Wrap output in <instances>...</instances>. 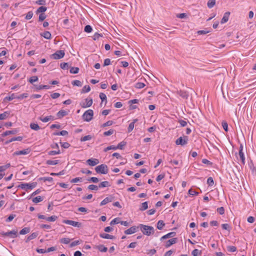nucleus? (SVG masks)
Instances as JSON below:
<instances>
[{
    "mask_svg": "<svg viewBox=\"0 0 256 256\" xmlns=\"http://www.w3.org/2000/svg\"><path fill=\"white\" fill-rule=\"evenodd\" d=\"M175 235H176L175 232H169V233L167 234H166L162 236L160 240H162L166 239V238H172V237L174 236Z\"/></svg>",
    "mask_w": 256,
    "mask_h": 256,
    "instance_id": "obj_19",
    "label": "nucleus"
},
{
    "mask_svg": "<svg viewBox=\"0 0 256 256\" xmlns=\"http://www.w3.org/2000/svg\"><path fill=\"white\" fill-rule=\"evenodd\" d=\"M46 10H47V8L45 6H40L37 10L36 14L40 13V12L42 14V12H45Z\"/></svg>",
    "mask_w": 256,
    "mask_h": 256,
    "instance_id": "obj_37",
    "label": "nucleus"
},
{
    "mask_svg": "<svg viewBox=\"0 0 256 256\" xmlns=\"http://www.w3.org/2000/svg\"><path fill=\"white\" fill-rule=\"evenodd\" d=\"M38 80V78L36 76H33L30 78L28 80V82L31 83L33 84L34 82H37Z\"/></svg>",
    "mask_w": 256,
    "mask_h": 256,
    "instance_id": "obj_50",
    "label": "nucleus"
},
{
    "mask_svg": "<svg viewBox=\"0 0 256 256\" xmlns=\"http://www.w3.org/2000/svg\"><path fill=\"white\" fill-rule=\"evenodd\" d=\"M90 90V88L89 86H85L83 87L82 90V93L88 92Z\"/></svg>",
    "mask_w": 256,
    "mask_h": 256,
    "instance_id": "obj_42",
    "label": "nucleus"
},
{
    "mask_svg": "<svg viewBox=\"0 0 256 256\" xmlns=\"http://www.w3.org/2000/svg\"><path fill=\"white\" fill-rule=\"evenodd\" d=\"M50 86H49L47 85H40L36 87V89L40 90L42 89H48L50 88Z\"/></svg>",
    "mask_w": 256,
    "mask_h": 256,
    "instance_id": "obj_59",
    "label": "nucleus"
},
{
    "mask_svg": "<svg viewBox=\"0 0 256 256\" xmlns=\"http://www.w3.org/2000/svg\"><path fill=\"white\" fill-rule=\"evenodd\" d=\"M120 223V218H115L110 222V225H114Z\"/></svg>",
    "mask_w": 256,
    "mask_h": 256,
    "instance_id": "obj_53",
    "label": "nucleus"
},
{
    "mask_svg": "<svg viewBox=\"0 0 256 256\" xmlns=\"http://www.w3.org/2000/svg\"><path fill=\"white\" fill-rule=\"evenodd\" d=\"M30 128L34 130H38L40 129V126L37 124L35 123H31L30 124Z\"/></svg>",
    "mask_w": 256,
    "mask_h": 256,
    "instance_id": "obj_28",
    "label": "nucleus"
},
{
    "mask_svg": "<svg viewBox=\"0 0 256 256\" xmlns=\"http://www.w3.org/2000/svg\"><path fill=\"white\" fill-rule=\"evenodd\" d=\"M100 98L101 99L102 102H104V100L106 102V96L104 93H102V92L100 93Z\"/></svg>",
    "mask_w": 256,
    "mask_h": 256,
    "instance_id": "obj_62",
    "label": "nucleus"
},
{
    "mask_svg": "<svg viewBox=\"0 0 256 256\" xmlns=\"http://www.w3.org/2000/svg\"><path fill=\"white\" fill-rule=\"evenodd\" d=\"M114 130L112 129H110L108 131L105 132H104V136H108L112 134L114 132Z\"/></svg>",
    "mask_w": 256,
    "mask_h": 256,
    "instance_id": "obj_48",
    "label": "nucleus"
},
{
    "mask_svg": "<svg viewBox=\"0 0 256 256\" xmlns=\"http://www.w3.org/2000/svg\"><path fill=\"white\" fill-rule=\"evenodd\" d=\"M79 68H78L72 67L70 69V72L71 74H76L78 72Z\"/></svg>",
    "mask_w": 256,
    "mask_h": 256,
    "instance_id": "obj_43",
    "label": "nucleus"
},
{
    "mask_svg": "<svg viewBox=\"0 0 256 256\" xmlns=\"http://www.w3.org/2000/svg\"><path fill=\"white\" fill-rule=\"evenodd\" d=\"M238 156L243 164H245V158L243 152L239 151Z\"/></svg>",
    "mask_w": 256,
    "mask_h": 256,
    "instance_id": "obj_27",
    "label": "nucleus"
},
{
    "mask_svg": "<svg viewBox=\"0 0 256 256\" xmlns=\"http://www.w3.org/2000/svg\"><path fill=\"white\" fill-rule=\"evenodd\" d=\"M92 136L90 135L86 136L81 138L80 140L82 142H85L86 140H88L92 139Z\"/></svg>",
    "mask_w": 256,
    "mask_h": 256,
    "instance_id": "obj_56",
    "label": "nucleus"
},
{
    "mask_svg": "<svg viewBox=\"0 0 256 256\" xmlns=\"http://www.w3.org/2000/svg\"><path fill=\"white\" fill-rule=\"evenodd\" d=\"M58 160H48L46 164L48 165H56L58 163Z\"/></svg>",
    "mask_w": 256,
    "mask_h": 256,
    "instance_id": "obj_33",
    "label": "nucleus"
},
{
    "mask_svg": "<svg viewBox=\"0 0 256 256\" xmlns=\"http://www.w3.org/2000/svg\"><path fill=\"white\" fill-rule=\"evenodd\" d=\"M57 218V216H52L50 217H46V220L48 222H54Z\"/></svg>",
    "mask_w": 256,
    "mask_h": 256,
    "instance_id": "obj_54",
    "label": "nucleus"
},
{
    "mask_svg": "<svg viewBox=\"0 0 256 256\" xmlns=\"http://www.w3.org/2000/svg\"><path fill=\"white\" fill-rule=\"evenodd\" d=\"M216 4V0H209L208 2V6L212 8Z\"/></svg>",
    "mask_w": 256,
    "mask_h": 256,
    "instance_id": "obj_41",
    "label": "nucleus"
},
{
    "mask_svg": "<svg viewBox=\"0 0 256 256\" xmlns=\"http://www.w3.org/2000/svg\"><path fill=\"white\" fill-rule=\"evenodd\" d=\"M65 53L64 50H57L54 54L50 56V58L54 60H59L62 58L64 56Z\"/></svg>",
    "mask_w": 256,
    "mask_h": 256,
    "instance_id": "obj_5",
    "label": "nucleus"
},
{
    "mask_svg": "<svg viewBox=\"0 0 256 256\" xmlns=\"http://www.w3.org/2000/svg\"><path fill=\"white\" fill-rule=\"evenodd\" d=\"M41 36H43L46 39L49 40L51 38V34L48 31L44 32V33L40 34Z\"/></svg>",
    "mask_w": 256,
    "mask_h": 256,
    "instance_id": "obj_24",
    "label": "nucleus"
},
{
    "mask_svg": "<svg viewBox=\"0 0 256 256\" xmlns=\"http://www.w3.org/2000/svg\"><path fill=\"white\" fill-rule=\"evenodd\" d=\"M148 208V202H146L142 203L141 207L140 208V211H144Z\"/></svg>",
    "mask_w": 256,
    "mask_h": 256,
    "instance_id": "obj_34",
    "label": "nucleus"
},
{
    "mask_svg": "<svg viewBox=\"0 0 256 256\" xmlns=\"http://www.w3.org/2000/svg\"><path fill=\"white\" fill-rule=\"evenodd\" d=\"M52 118V116H46L44 118H42V116H40L38 118L42 122H48V121H49Z\"/></svg>",
    "mask_w": 256,
    "mask_h": 256,
    "instance_id": "obj_26",
    "label": "nucleus"
},
{
    "mask_svg": "<svg viewBox=\"0 0 256 256\" xmlns=\"http://www.w3.org/2000/svg\"><path fill=\"white\" fill-rule=\"evenodd\" d=\"M72 84L74 86H82V84L80 81L78 80H74L72 82Z\"/></svg>",
    "mask_w": 256,
    "mask_h": 256,
    "instance_id": "obj_58",
    "label": "nucleus"
},
{
    "mask_svg": "<svg viewBox=\"0 0 256 256\" xmlns=\"http://www.w3.org/2000/svg\"><path fill=\"white\" fill-rule=\"evenodd\" d=\"M38 236V232H33L30 235L26 240V242H29L30 240H32L35 238H36Z\"/></svg>",
    "mask_w": 256,
    "mask_h": 256,
    "instance_id": "obj_20",
    "label": "nucleus"
},
{
    "mask_svg": "<svg viewBox=\"0 0 256 256\" xmlns=\"http://www.w3.org/2000/svg\"><path fill=\"white\" fill-rule=\"evenodd\" d=\"M28 94L24 93L22 94L16 96V98L19 99V100H22V99L28 98Z\"/></svg>",
    "mask_w": 256,
    "mask_h": 256,
    "instance_id": "obj_47",
    "label": "nucleus"
},
{
    "mask_svg": "<svg viewBox=\"0 0 256 256\" xmlns=\"http://www.w3.org/2000/svg\"><path fill=\"white\" fill-rule=\"evenodd\" d=\"M114 200V197L112 196L106 198L100 204V206H102L106 204L112 202Z\"/></svg>",
    "mask_w": 256,
    "mask_h": 256,
    "instance_id": "obj_12",
    "label": "nucleus"
},
{
    "mask_svg": "<svg viewBox=\"0 0 256 256\" xmlns=\"http://www.w3.org/2000/svg\"><path fill=\"white\" fill-rule=\"evenodd\" d=\"M60 153V150H51L48 152V154L50 156H54L56 154H58Z\"/></svg>",
    "mask_w": 256,
    "mask_h": 256,
    "instance_id": "obj_44",
    "label": "nucleus"
},
{
    "mask_svg": "<svg viewBox=\"0 0 256 256\" xmlns=\"http://www.w3.org/2000/svg\"><path fill=\"white\" fill-rule=\"evenodd\" d=\"M222 228L224 230H228V231H230V225L228 224H224L222 225Z\"/></svg>",
    "mask_w": 256,
    "mask_h": 256,
    "instance_id": "obj_60",
    "label": "nucleus"
},
{
    "mask_svg": "<svg viewBox=\"0 0 256 256\" xmlns=\"http://www.w3.org/2000/svg\"><path fill=\"white\" fill-rule=\"evenodd\" d=\"M110 186V183L108 182L104 181L100 184L98 187L99 188H104V187H108Z\"/></svg>",
    "mask_w": 256,
    "mask_h": 256,
    "instance_id": "obj_30",
    "label": "nucleus"
},
{
    "mask_svg": "<svg viewBox=\"0 0 256 256\" xmlns=\"http://www.w3.org/2000/svg\"><path fill=\"white\" fill-rule=\"evenodd\" d=\"M92 104V99L91 98H86L85 99V102L82 105L83 108L90 107Z\"/></svg>",
    "mask_w": 256,
    "mask_h": 256,
    "instance_id": "obj_11",
    "label": "nucleus"
},
{
    "mask_svg": "<svg viewBox=\"0 0 256 256\" xmlns=\"http://www.w3.org/2000/svg\"><path fill=\"white\" fill-rule=\"evenodd\" d=\"M138 121V119L134 120L133 122H130L128 128V132H130L134 128V124Z\"/></svg>",
    "mask_w": 256,
    "mask_h": 256,
    "instance_id": "obj_22",
    "label": "nucleus"
},
{
    "mask_svg": "<svg viewBox=\"0 0 256 256\" xmlns=\"http://www.w3.org/2000/svg\"><path fill=\"white\" fill-rule=\"evenodd\" d=\"M30 152V150L29 148H26L25 150H22L15 152L13 155L14 156H19V155H25L29 154Z\"/></svg>",
    "mask_w": 256,
    "mask_h": 256,
    "instance_id": "obj_10",
    "label": "nucleus"
},
{
    "mask_svg": "<svg viewBox=\"0 0 256 256\" xmlns=\"http://www.w3.org/2000/svg\"><path fill=\"white\" fill-rule=\"evenodd\" d=\"M230 15V12H225L223 18H222V19L221 20V22H220L221 24H223L226 22L228 20Z\"/></svg>",
    "mask_w": 256,
    "mask_h": 256,
    "instance_id": "obj_16",
    "label": "nucleus"
},
{
    "mask_svg": "<svg viewBox=\"0 0 256 256\" xmlns=\"http://www.w3.org/2000/svg\"><path fill=\"white\" fill-rule=\"evenodd\" d=\"M14 98H16V96L14 94H12L11 96H6L4 98L5 100L10 101L12 100Z\"/></svg>",
    "mask_w": 256,
    "mask_h": 256,
    "instance_id": "obj_38",
    "label": "nucleus"
},
{
    "mask_svg": "<svg viewBox=\"0 0 256 256\" xmlns=\"http://www.w3.org/2000/svg\"><path fill=\"white\" fill-rule=\"evenodd\" d=\"M188 194L191 196H195L198 195V193L196 192V190H193L192 189L190 188L188 190Z\"/></svg>",
    "mask_w": 256,
    "mask_h": 256,
    "instance_id": "obj_63",
    "label": "nucleus"
},
{
    "mask_svg": "<svg viewBox=\"0 0 256 256\" xmlns=\"http://www.w3.org/2000/svg\"><path fill=\"white\" fill-rule=\"evenodd\" d=\"M88 188L90 190H98V186L94 184H90L88 186Z\"/></svg>",
    "mask_w": 256,
    "mask_h": 256,
    "instance_id": "obj_52",
    "label": "nucleus"
},
{
    "mask_svg": "<svg viewBox=\"0 0 256 256\" xmlns=\"http://www.w3.org/2000/svg\"><path fill=\"white\" fill-rule=\"evenodd\" d=\"M103 34H98V32H96L94 34V35L92 36L93 40H96L99 38L100 37H102Z\"/></svg>",
    "mask_w": 256,
    "mask_h": 256,
    "instance_id": "obj_46",
    "label": "nucleus"
},
{
    "mask_svg": "<svg viewBox=\"0 0 256 256\" xmlns=\"http://www.w3.org/2000/svg\"><path fill=\"white\" fill-rule=\"evenodd\" d=\"M177 94L180 96L182 98L184 99H188V94L186 91L184 90H178Z\"/></svg>",
    "mask_w": 256,
    "mask_h": 256,
    "instance_id": "obj_13",
    "label": "nucleus"
},
{
    "mask_svg": "<svg viewBox=\"0 0 256 256\" xmlns=\"http://www.w3.org/2000/svg\"><path fill=\"white\" fill-rule=\"evenodd\" d=\"M18 132V130L16 129H14L12 130H7V131H6L5 132H4L2 134V136H6L9 134H17Z\"/></svg>",
    "mask_w": 256,
    "mask_h": 256,
    "instance_id": "obj_15",
    "label": "nucleus"
},
{
    "mask_svg": "<svg viewBox=\"0 0 256 256\" xmlns=\"http://www.w3.org/2000/svg\"><path fill=\"white\" fill-rule=\"evenodd\" d=\"M37 184V183L32 182L31 184H27V183H24V184H21L19 187L20 188L22 189L26 190H32L36 186Z\"/></svg>",
    "mask_w": 256,
    "mask_h": 256,
    "instance_id": "obj_6",
    "label": "nucleus"
},
{
    "mask_svg": "<svg viewBox=\"0 0 256 256\" xmlns=\"http://www.w3.org/2000/svg\"><path fill=\"white\" fill-rule=\"evenodd\" d=\"M92 28L90 25H86L84 27V30L86 32H88V33L90 32H92Z\"/></svg>",
    "mask_w": 256,
    "mask_h": 256,
    "instance_id": "obj_55",
    "label": "nucleus"
},
{
    "mask_svg": "<svg viewBox=\"0 0 256 256\" xmlns=\"http://www.w3.org/2000/svg\"><path fill=\"white\" fill-rule=\"evenodd\" d=\"M36 4L38 5L44 6L46 4V0H38L36 2Z\"/></svg>",
    "mask_w": 256,
    "mask_h": 256,
    "instance_id": "obj_61",
    "label": "nucleus"
},
{
    "mask_svg": "<svg viewBox=\"0 0 256 256\" xmlns=\"http://www.w3.org/2000/svg\"><path fill=\"white\" fill-rule=\"evenodd\" d=\"M8 112H5L0 114V120H5L8 116Z\"/></svg>",
    "mask_w": 256,
    "mask_h": 256,
    "instance_id": "obj_51",
    "label": "nucleus"
},
{
    "mask_svg": "<svg viewBox=\"0 0 256 256\" xmlns=\"http://www.w3.org/2000/svg\"><path fill=\"white\" fill-rule=\"evenodd\" d=\"M201 254H202L201 251L198 249H194L192 252V254L194 256H198V255H200Z\"/></svg>",
    "mask_w": 256,
    "mask_h": 256,
    "instance_id": "obj_45",
    "label": "nucleus"
},
{
    "mask_svg": "<svg viewBox=\"0 0 256 256\" xmlns=\"http://www.w3.org/2000/svg\"><path fill=\"white\" fill-rule=\"evenodd\" d=\"M23 138L22 136H19L17 137H14L10 139L8 141L6 142V144H8L14 141L18 140L21 141L22 140Z\"/></svg>",
    "mask_w": 256,
    "mask_h": 256,
    "instance_id": "obj_25",
    "label": "nucleus"
},
{
    "mask_svg": "<svg viewBox=\"0 0 256 256\" xmlns=\"http://www.w3.org/2000/svg\"><path fill=\"white\" fill-rule=\"evenodd\" d=\"M63 222L69 225L75 227L80 228L81 226V224L78 222L73 221L72 220H64Z\"/></svg>",
    "mask_w": 256,
    "mask_h": 256,
    "instance_id": "obj_8",
    "label": "nucleus"
},
{
    "mask_svg": "<svg viewBox=\"0 0 256 256\" xmlns=\"http://www.w3.org/2000/svg\"><path fill=\"white\" fill-rule=\"evenodd\" d=\"M33 15H34L33 12L32 11H30L26 14L25 18L27 20H30L32 18Z\"/></svg>",
    "mask_w": 256,
    "mask_h": 256,
    "instance_id": "obj_49",
    "label": "nucleus"
},
{
    "mask_svg": "<svg viewBox=\"0 0 256 256\" xmlns=\"http://www.w3.org/2000/svg\"><path fill=\"white\" fill-rule=\"evenodd\" d=\"M145 86V84L142 82H137L136 84V87L138 88H142Z\"/></svg>",
    "mask_w": 256,
    "mask_h": 256,
    "instance_id": "obj_64",
    "label": "nucleus"
},
{
    "mask_svg": "<svg viewBox=\"0 0 256 256\" xmlns=\"http://www.w3.org/2000/svg\"><path fill=\"white\" fill-rule=\"evenodd\" d=\"M86 164L90 166H95L98 164L100 162L98 159L96 158H90L86 160Z\"/></svg>",
    "mask_w": 256,
    "mask_h": 256,
    "instance_id": "obj_9",
    "label": "nucleus"
},
{
    "mask_svg": "<svg viewBox=\"0 0 256 256\" xmlns=\"http://www.w3.org/2000/svg\"><path fill=\"white\" fill-rule=\"evenodd\" d=\"M214 184L212 178L209 177L207 180V184L210 186H212Z\"/></svg>",
    "mask_w": 256,
    "mask_h": 256,
    "instance_id": "obj_57",
    "label": "nucleus"
},
{
    "mask_svg": "<svg viewBox=\"0 0 256 256\" xmlns=\"http://www.w3.org/2000/svg\"><path fill=\"white\" fill-rule=\"evenodd\" d=\"M30 232V228H22L20 232V234H26Z\"/></svg>",
    "mask_w": 256,
    "mask_h": 256,
    "instance_id": "obj_35",
    "label": "nucleus"
},
{
    "mask_svg": "<svg viewBox=\"0 0 256 256\" xmlns=\"http://www.w3.org/2000/svg\"><path fill=\"white\" fill-rule=\"evenodd\" d=\"M100 236L103 238L113 240L115 238V236L109 234L103 233L100 234Z\"/></svg>",
    "mask_w": 256,
    "mask_h": 256,
    "instance_id": "obj_17",
    "label": "nucleus"
},
{
    "mask_svg": "<svg viewBox=\"0 0 256 256\" xmlns=\"http://www.w3.org/2000/svg\"><path fill=\"white\" fill-rule=\"evenodd\" d=\"M140 227L142 233L145 235L150 236L154 232V229L152 226L140 224Z\"/></svg>",
    "mask_w": 256,
    "mask_h": 256,
    "instance_id": "obj_1",
    "label": "nucleus"
},
{
    "mask_svg": "<svg viewBox=\"0 0 256 256\" xmlns=\"http://www.w3.org/2000/svg\"><path fill=\"white\" fill-rule=\"evenodd\" d=\"M0 234L3 237L8 236L10 238H15L18 236V231L12 230L8 232H2Z\"/></svg>",
    "mask_w": 256,
    "mask_h": 256,
    "instance_id": "obj_4",
    "label": "nucleus"
},
{
    "mask_svg": "<svg viewBox=\"0 0 256 256\" xmlns=\"http://www.w3.org/2000/svg\"><path fill=\"white\" fill-rule=\"evenodd\" d=\"M68 114V112L65 110H60L57 113V116L59 118H62L64 116H66Z\"/></svg>",
    "mask_w": 256,
    "mask_h": 256,
    "instance_id": "obj_21",
    "label": "nucleus"
},
{
    "mask_svg": "<svg viewBox=\"0 0 256 256\" xmlns=\"http://www.w3.org/2000/svg\"><path fill=\"white\" fill-rule=\"evenodd\" d=\"M177 238H172L166 242V248L170 247L172 244H174L176 242Z\"/></svg>",
    "mask_w": 256,
    "mask_h": 256,
    "instance_id": "obj_18",
    "label": "nucleus"
},
{
    "mask_svg": "<svg viewBox=\"0 0 256 256\" xmlns=\"http://www.w3.org/2000/svg\"><path fill=\"white\" fill-rule=\"evenodd\" d=\"M227 250L229 252H235L236 250V248L234 246H228Z\"/></svg>",
    "mask_w": 256,
    "mask_h": 256,
    "instance_id": "obj_39",
    "label": "nucleus"
},
{
    "mask_svg": "<svg viewBox=\"0 0 256 256\" xmlns=\"http://www.w3.org/2000/svg\"><path fill=\"white\" fill-rule=\"evenodd\" d=\"M126 145V142L122 141L119 143L117 146H116V150L120 149L122 150L124 147Z\"/></svg>",
    "mask_w": 256,
    "mask_h": 256,
    "instance_id": "obj_36",
    "label": "nucleus"
},
{
    "mask_svg": "<svg viewBox=\"0 0 256 256\" xmlns=\"http://www.w3.org/2000/svg\"><path fill=\"white\" fill-rule=\"evenodd\" d=\"M70 242V239L69 238H62L60 240V242L64 244H68Z\"/></svg>",
    "mask_w": 256,
    "mask_h": 256,
    "instance_id": "obj_40",
    "label": "nucleus"
},
{
    "mask_svg": "<svg viewBox=\"0 0 256 256\" xmlns=\"http://www.w3.org/2000/svg\"><path fill=\"white\" fill-rule=\"evenodd\" d=\"M44 200L43 198L41 196H36V198H34L33 199H32V202L34 203H38L39 202H40Z\"/></svg>",
    "mask_w": 256,
    "mask_h": 256,
    "instance_id": "obj_31",
    "label": "nucleus"
},
{
    "mask_svg": "<svg viewBox=\"0 0 256 256\" xmlns=\"http://www.w3.org/2000/svg\"><path fill=\"white\" fill-rule=\"evenodd\" d=\"M10 166V163L7 164L6 165L0 166V172H3L7 170Z\"/></svg>",
    "mask_w": 256,
    "mask_h": 256,
    "instance_id": "obj_32",
    "label": "nucleus"
},
{
    "mask_svg": "<svg viewBox=\"0 0 256 256\" xmlns=\"http://www.w3.org/2000/svg\"><path fill=\"white\" fill-rule=\"evenodd\" d=\"M96 248L101 252H106L108 250V248L102 244L97 246Z\"/></svg>",
    "mask_w": 256,
    "mask_h": 256,
    "instance_id": "obj_23",
    "label": "nucleus"
},
{
    "mask_svg": "<svg viewBox=\"0 0 256 256\" xmlns=\"http://www.w3.org/2000/svg\"><path fill=\"white\" fill-rule=\"evenodd\" d=\"M94 112L92 110H88L82 115V118L84 121L90 122L92 118Z\"/></svg>",
    "mask_w": 256,
    "mask_h": 256,
    "instance_id": "obj_3",
    "label": "nucleus"
},
{
    "mask_svg": "<svg viewBox=\"0 0 256 256\" xmlns=\"http://www.w3.org/2000/svg\"><path fill=\"white\" fill-rule=\"evenodd\" d=\"M165 224L164 223L163 220H160L157 223V228L158 230H162L163 227L164 226Z\"/></svg>",
    "mask_w": 256,
    "mask_h": 256,
    "instance_id": "obj_29",
    "label": "nucleus"
},
{
    "mask_svg": "<svg viewBox=\"0 0 256 256\" xmlns=\"http://www.w3.org/2000/svg\"><path fill=\"white\" fill-rule=\"evenodd\" d=\"M188 137L187 136H180L176 140V145L184 146L188 144Z\"/></svg>",
    "mask_w": 256,
    "mask_h": 256,
    "instance_id": "obj_7",
    "label": "nucleus"
},
{
    "mask_svg": "<svg viewBox=\"0 0 256 256\" xmlns=\"http://www.w3.org/2000/svg\"><path fill=\"white\" fill-rule=\"evenodd\" d=\"M136 226H132L130 228L124 231V234H131L135 233L136 232Z\"/></svg>",
    "mask_w": 256,
    "mask_h": 256,
    "instance_id": "obj_14",
    "label": "nucleus"
},
{
    "mask_svg": "<svg viewBox=\"0 0 256 256\" xmlns=\"http://www.w3.org/2000/svg\"><path fill=\"white\" fill-rule=\"evenodd\" d=\"M95 170L97 173L106 174L108 173V167L104 164H102L95 168Z\"/></svg>",
    "mask_w": 256,
    "mask_h": 256,
    "instance_id": "obj_2",
    "label": "nucleus"
}]
</instances>
